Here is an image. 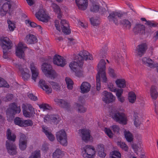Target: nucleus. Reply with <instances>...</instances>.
I'll use <instances>...</instances> for the list:
<instances>
[{"mask_svg": "<svg viewBox=\"0 0 158 158\" xmlns=\"http://www.w3.org/2000/svg\"><path fill=\"white\" fill-rule=\"evenodd\" d=\"M27 139L26 136L23 134L21 135L19 141V148L22 150H24L26 148Z\"/></svg>", "mask_w": 158, "mask_h": 158, "instance_id": "5701e85b", "label": "nucleus"}, {"mask_svg": "<svg viewBox=\"0 0 158 158\" xmlns=\"http://www.w3.org/2000/svg\"><path fill=\"white\" fill-rule=\"evenodd\" d=\"M76 105L77 106L78 112L84 113L86 111L87 109L84 107L82 105H81L77 103L76 104Z\"/></svg>", "mask_w": 158, "mask_h": 158, "instance_id": "37998d69", "label": "nucleus"}, {"mask_svg": "<svg viewBox=\"0 0 158 158\" xmlns=\"http://www.w3.org/2000/svg\"><path fill=\"white\" fill-rule=\"evenodd\" d=\"M22 107L23 114L25 117L31 118L35 114L34 109L31 104L26 105L23 104Z\"/></svg>", "mask_w": 158, "mask_h": 158, "instance_id": "423d86ee", "label": "nucleus"}, {"mask_svg": "<svg viewBox=\"0 0 158 158\" xmlns=\"http://www.w3.org/2000/svg\"><path fill=\"white\" fill-rule=\"evenodd\" d=\"M102 94L103 96L102 99L105 103H111L114 101L115 97L111 93L105 91L103 92Z\"/></svg>", "mask_w": 158, "mask_h": 158, "instance_id": "2eb2a0df", "label": "nucleus"}, {"mask_svg": "<svg viewBox=\"0 0 158 158\" xmlns=\"http://www.w3.org/2000/svg\"><path fill=\"white\" fill-rule=\"evenodd\" d=\"M99 6L98 5H93L90 7V10L91 11L96 12L98 11Z\"/></svg>", "mask_w": 158, "mask_h": 158, "instance_id": "13d9d810", "label": "nucleus"}, {"mask_svg": "<svg viewBox=\"0 0 158 158\" xmlns=\"http://www.w3.org/2000/svg\"><path fill=\"white\" fill-rule=\"evenodd\" d=\"M118 145L119 146L120 148L124 151H126L128 150V146L124 143L121 142H118Z\"/></svg>", "mask_w": 158, "mask_h": 158, "instance_id": "8fccbe9b", "label": "nucleus"}, {"mask_svg": "<svg viewBox=\"0 0 158 158\" xmlns=\"http://www.w3.org/2000/svg\"><path fill=\"white\" fill-rule=\"evenodd\" d=\"M96 151L94 147L90 145H86L82 149V154L84 158H94Z\"/></svg>", "mask_w": 158, "mask_h": 158, "instance_id": "39448f33", "label": "nucleus"}, {"mask_svg": "<svg viewBox=\"0 0 158 158\" xmlns=\"http://www.w3.org/2000/svg\"><path fill=\"white\" fill-rule=\"evenodd\" d=\"M121 23L127 27L129 29L131 26V23L127 19H124L121 21Z\"/></svg>", "mask_w": 158, "mask_h": 158, "instance_id": "3c124183", "label": "nucleus"}, {"mask_svg": "<svg viewBox=\"0 0 158 158\" xmlns=\"http://www.w3.org/2000/svg\"><path fill=\"white\" fill-rule=\"evenodd\" d=\"M20 106H18L15 103H11L9 105V107L7 109L6 114H10L13 116L16 114H19L21 112Z\"/></svg>", "mask_w": 158, "mask_h": 158, "instance_id": "9b49d317", "label": "nucleus"}, {"mask_svg": "<svg viewBox=\"0 0 158 158\" xmlns=\"http://www.w3.org/2000/svg\"><path fill=\"white\" fill-rule=\"evenodd\" d=\"M123 14L121 11H113L109 14L107 18L110 21H112L116 24H118V18L121 19Z\"/></svg>", "mask_w": 158, "mask_h": 158, "instance_id": "1a4fd4ad", "label": "nucleus"}, {"mask_svg": "<svg viewBox=\"0 0 158 158\" xmlns=\"http://www.w3.org/2000/svg\"><path fill=\"white\" fill-rule=\"evenodd\" d=\"M42 70L44 74L46 76L53 77L55 73V72L52 70V66L46 63H44L42 65Z\"/></svg>", "mask_w": 158, "mask_h": 158, "instance_id": "9d476101", "label": "nucleus"}, {"mask_svg": "<svg viewBox=\"0 0 158 158\" xmlns=\"http://www.w3.org/2000/svg\"><path fill=\"white\" fill-rule=\"evenodd\" d=\"M25 40L28 44H32L37 42L38 40L35 35L29 34L26 35L25 38Z\"/></svg>", "mask_w": 158, "mask_h": 158, "instance_id": "393cba45", "label": "nucleus"}, {"mask_svg": "<svg viewBox=\"0 0 158 158\" xmlns=\"http://www.w3.org/2000/svg\"><path fill=\"white\" fill-rule=\"evenodd\" d=\"M79 70H77L76 72H75L76 76L80 77H82L83 75V72L81 70V69L79 68Z\"/></svg>", "mask_w": 158, "mask_h": 158, "instance_id": "052dcab7", "label": "nucleus"}, {"mask_svg": "<svg viewBox=\"0 0 158 158\" xmlns=\"http://www.w3.org/2000/svg\"><path fill=\"white\" fill-rule=\"evenodd\" d=\"M124 136L127 140L129 142H132L133 140L132 134L128 131H124Z\"/></svg>", "mask_w": 158, "mask_h": 158, "instance_id": "58836bf2", "label": "nucleus"}, {"mask_svg": "<svg viewBox=\"0 0 158 158\" xmlns=\"http://www.w3.org/2000/svg\"><path fill=\"white\" fill-rule=\"evenodd\" d=\"M57 141L63 146H66L67 144V136L65 131L61 130L57 132L56 134Z\"/></svg>", "mask_w": 158, "mask_h": 158, "instance_id": "0eeeda50", "label": "nucleus"}, {"mask_svg": "<svg viewBox=\"0 0 158 158\" xmlns=\"http://www.w3.org/2000/svg\"><path fill=\"white\" fill-rule=\"evenodd\" d=\"M145 24L152 28L157 27L158 25V23L154 22L153 21L148 20L147 23H145Z\"/></svg>", "mask_w": 158, "mask_h": 158, "instance_id": "09e8293b", "label": "nucleus"}, {"mask_svg": "<svg viewBox=\"0 0 158 158\" xmlns=\"http://www.w3.org/2000/svg\"><path fill=\"white\" fill-rule=\"evenodd\" d=\"M60 25L63 32L67 35L69 34L71 32L68 22L65 19L61 20Z\"/></svg>", "mask_w": 158, "mask_h": 158, "instance_id": "aec40b11", "label": "nucleus"}, {"mask_svg": "<svg viewBox=\"0 0 158 158\" xmlns=\"http://www.w3.org/2000/svg\"><path fill=\"white\" fill-rule=\"evenodd\" d=\"M65 80L67 85V88L71 90L73 88V81L69 77H66Z\"/></svg>", "mask_w": 158, "mask_h": 158, "instance_id": "a19ab883", "label": "nucleus"}, {"mask_svg": "<svg viewBox=\"0 0 158 158\" xmlns=\"http://www.w3.org/2000/svg\"><path fill=\"white\" fill-rule=\"evenodd\" d=\"M14 64L15 67L18 69L21 72L22 78L24 81L27 80L30 77L29 69L27 68L23 69L21 64Z\"/></svg>", "mask_w": 158, "mask_h": 158, "instance_id": "ddd939ff", "label": "nucleus"}, {"mask_svg": "<svg viewBox=\"0 0 158 158\" xmlns=\"http://www.w3.org/2000/svg\"><path fill=\"white\" fill-rule=\"evenodd\" d=\"M8 2H9L8 1L7 2L4 3L2 6L3 8H4L5 9H7V11L8 9H10L11 8V5L8 3Z\"/></svg>", "mask_w": 158, "mask_h": 158, "instance_id": "e2e57ef3", "label": "nucleus"}, {"mask_svg": "<svg viewBox=\"0 0 158 158\" xmlns=\"http://www.w3.org/2000/svg\"><path fill=\"white\" fill-rule=\"evenodd\" d=\"M9 86V85L7 82L0 77V87H5L8 88Z\"/></svg>", "mask_w": 158, "mask_h": 158, "instance_id": "de8ad7c7", "label": "nucleus"}, {"mask_svg": "<svg viewBox=\"0 0 158 158\" xmlns=\"http://www.w3.org/2000/svg\"><path fill=\"white\" fill-rule=\"evenodd\" d=\"M145 26L140 24H137L134 28L133 31L135 34H144L145 33Z\"/></svg>", "mask_w": 158, "mask_h": 158, "instance_id": "a878e982", "label": "nucleus"}, {"mask_svg": "<svg viewBox=\"0 0 158 158\" xmlns=\"http://www.w3.org/2000/svg\"><path fill=\"white\" fill-rule=\"evenodd\" d=\"M91 88V85L89 83L87 82H83L81 86L80 89L81 92L83 94L89 92Z\"/></svg>", "mask_w": 158, "mask_h": 158, "instance_id": "c85d7f7f", "label": "nucleus"}, {"mask_svg": "<svg viewBox=\"0 0 158 158\" xmlns=\"http://www.w3.org/2000/svg\"><path fill=\"white\" fill-rule=\"evenodd\" d=\"M143 63L150 67L151 68H153L154 67V64H153L154 62L153 60L147 57H144L143 58L142 60Z\"/></svg>", "mask_w": 158, "mask_h": 158, "instance_id": "7c9ffc66", "label": "nucleus"}, {"mask_svg": "<svg viewBox=\"0 0 158 158\" xmlns=\"http://www.w3.org/2000/svg\"><path fill=\"white\" fill-rule=\"evenodd\" d=\"M133 117L134 118V124L136 127H138L139 126L140 123L139 122L137 114L135 112L133 115Z\"/></svg>", "mask_w": 158, "mask_h": 158, "instance_id": "79ce46f5", "label": "nucleus"}, {"mask_svg": "<svg viewBox=\"0 0 158 158\" xmlns=\"http://www.w3.org/2000/svg\"><path fill=\"white\" fill-rule=\"evenodd\" d=\"M91 24L94 26H97L100 23L98 19H96L94 18H91L90 19Z\"/></svg>", "mask_w": 158, "mask_h": 158, "instance_id": "49530a36", "label": "nucleus"}, {"mask_svg": "<svg viewBox=\"0 0 158 158\" xmlns=\"http://www.w3.org/2000/svg\"><path fill=\"white\" fill-rule=\"evenodd\" d=\"M147 48L148 46L146 43H142L138 45L136 50L137 55L141 57L145 53Z\"/></svg>", "mask_w": 158, "mask_h": 158, "instance_id": "6ab92c4d", "label": "nucleus"}, {"mask_svg": "<svg viewBox=\"0 0 158 158\" xmlns=\"http://www.w3.org/2000/svg\"><path fill=\"white\" fill-rule=\"evenodd\" d=\"M150 92L152 98L154 100L156 99L158 96V92H157L155 86H151Z\"/></svg>", "mask_w": 158, "mask_h": 158, "instance_id": "72a5a7b5", "label": "nucleus"}, {"mask_svg": "<svg viewBox=\"0 0 158 158\" xmlns=\"http://www.w3.org/2000/svg\"><path fill=\"white\" fill-rule=\"evenodd\" d=\"M28 96L29 98L33 101H35L37 100V97L34 96L32 94H29Z\"/></svg>", "mask_w": 158, "mask_h": 158, "instance_id": "338daca9", "label": "nucleus"}, {"mask_svg": "<svg viewBox=\"0 0 158 158\" xmlns=\"http://www.w3.org/2000/svg\"><path fill=\"white\" fill-rule=\"evenodd\" d=\"M36 17L39 20L43 22H47L49 18V16L46 14L45 11L43 9H40L35 14Z\"/></svg>", "mask_w": 158, "mask_h": 158, "instance_id": "4468645a", "label": "nucleus"}, {"mask_svg": "<svg viewBox=\"0 0 158 158\" xmlns=\"http://www.w3.org/2000/svg\"><path fill=\"white\" fill-rule=\"evenodd\" d=\"M97 150L98 152L99 156L102 157H104L106 156V153L104 152V149L103 144H100L98 145Z\"/></svg>", "mask_w": 158, "mask_h": 158, "instance_id": "473e14b6", "label": "nucleus"}, {"mask_svg": "<svg viewBox=\"0 0 158 158\" xmlns=\"http://www.w3.org/2000/svg\"><path fill=\"white\" fill-rule=\"evenodd\" d=\"M54 101L60 106L67 110H68L70 107L69 103L64 100L55 98Z\"/></svg>", "mask_w": 158, "mask_h": 158, "instance_id": "bb28decb", "label": "nucleus"}, {"mask_svg": "<svg viewBox=\"0 0 158 158\" xmlns=\"http://www.w3.org/2000/svg\"><path fill=\"white\" fill-rule=\"evenodd\" d=\"M48 145L45 143L43 144L41 149L44 152H46L48 150Z\"/></svg>", "mask_w": 158, "mask_h": 158, "instance_id": "69168bd1", "label": "nucleus"}, {"mask_svg": "<svg viewBox=\"0 0 158 158\" xmlns=\"http://www.w3.org/2000/svg\"><path fill=\"white\" fill-rule=\"evenodd\" d=\"M51 6L52 7L54 11L57 14V18L60 19L62 17V13L59 6L57 4L52 3L51 5Z\"/></svg>", "mask_w": 158, "mask_h": 158, "instance_id": "c756f323", "label": "nucleus"}, {"mask_svg": "<svg viewBox=\"0 0 158 158\" xmlns=\"http://www.w3.org/2000/svg\"><path fill=\"white\" fill-rule=\"evenodd\" d=\"M13 95L12 94H8L6 97L3 98V100L5 101H9L13 98Z\"/></svg>", "mask_w": 158, "mask_h": 158, "instance_id": "6e6d98bb", "label": "nucleus"}, {"mask_svg": "<svg viewBox=\"0 0 158 158\" xmlns=\"http://www.w3.org/2000/svg\"><path fill=\"white\" fill-rule=\"evenodd\" d=\"M104 131L105 133L110 138H111L113 137V134L112 132V131L110 128L105 127L104 128Z\"/></svg>", "mask_w": 158, "mask_h": 158, "instance_id": "603ef678", "label": "nucleus"}, {"mask_svg": "<svg viewBox=\"0 0 158 158\" xmlns=\"http://www.w3.org/2000/svg\"><path fill=\"white\" fill-rule=\"evenodd\" d=\"M7 12V10L3 8L2 7L0 10V15L1 16H3L6 14Z\"/></svg>", "mask_w": 158, "mask_h": 158, "instance_id": "774afa93", "label": "nucleus"}, {"mask_svg": "<svg viewBox=\"0 0 158 158\" xmlns=\"http://www.w3.org/2000/svg\"><path fill=\"white\" fill-rule=\"evenodd\" d=\"M121 154L118 151H114L113 152L110 158H121Z\"/></svg>", "mask_w": 158, "mask_h": 158, "instance_id": "5fc2aeb1", "label": "nucleus"}, {"mask_svg": "<svg viewBox=\"0 0 158 158\" xmlns=\"http://www.w3.org/2000/svg\"><path fill=\"white\" fill-rule=\"evenodd\" d=\"M50 84L52 85L53 89H55L56 90H58L60 89V86L58 84L52 82L50 83Z\"/></svg>", "mask_w": 158, "mask_h": 158, "instance_id": "4d7b16f0", "label": "nucleus"}, {"mask_svg": "<svg viewBox=\"0 0 158 158\" xmlns=\"http://www.w3.org/2000/svg\"><path fill=\"white\" fill-rule=\"evenodd\" d=\"M40 151H35L31 154L29 158H40Z\"/></svg>", "mask_w": 158, "mask_h": 158, "instance_id": "c03bdc74", "label": "nucleus"}, {"mask_svg": "<svg viewBox=\"0 0 158 158\" xmlns=\"http://www.w3.org/2000/svg\"><path fill=\"white\" fill-rule=\"evenodd\" d=\"M115 92L117 97H119L121 96L123 92V89H117Z\"/></svg>", "mask_w": 158, "mask_h": 158, "instance_id": "680f3d73", "label": "nucleus"}, {"mask_svg": "<svg viewBox=\"0 0 158 158\" xmlns=\"http://www.w3.org/2000/svg\"><path fill=\"white\" fill-rule=\"evenodd\" d=\"M7 21L8 24V28L9 30L10 31H13L15 28V23L9 19L7 20Z\"/></svg>", "mask_w": 158, "mask_h": 158, "instance_id": "a18cd8bd", "label": "nucleus"}, {"mask_svg": "<svg viewBox=\"0 0 158 158\" xmlns=\"http://www.w3.org/2000/svg\"><path fill=\"white\" fill-rule=\"evenodd\" d=\"M117 86L119 88H124L126 86V81L124 79H117L115 81Z\"/></svg>", "mask_w": 158, "mask_h": 158, "instance_id": "f704fd0d", "label": "nucleus"}, {"mask_svg": "<svg viewBox=\"0 0 158 158\" xmlns=\"http://www.w3.org/2000/svg\"><path fill=\"white\" fill-rule=\"evenodd\" d=\"M39 86L45 91L47 94L52 93V88L48 85L45 81L42 79L40 80L39 81Z\"/></svg>", "mask_w": 158, "mask_h": 158, "instance_id": "412c9836", "label": "nucleus"}, {"mask_svg": "<svg viewBox=\"0 0 158 158\" xmlns=\"http://www.w3.org/2000/svg\"><path fill=\"white\" fill-rule=\"evenodd\" d=\"M81 134V136L82 139L85 142L89 141L90 138V130H88L82 129L79 130Z\"/></svg>", "mask_w": 158, "mask_h": 158, "instance_id": "b1692460", "label": "nucleus"}, {"mask_svg": "<svg viewBox=\"0 0 158 158\" xmlns=\"http://www.w3.org/2000/svg\"><path fill=\"white\" fill-rule=\"evenodd\" d=\"M26 46L22 42L19 43L16 48V54L17 56L21 59L24 55V49L27 48Z\"/></svg>", "mask_w": 158, "mask_h": 158, "instance_id": "f3484780", "label": "nucleus"}, {"mask_svg": "<svg viewBox=\"0 0 158 158\" xmlns=\"http://www.w3.org/2000/svg\"><path fill=\"white\" fill-rule=\"evenodd\" d=\"M75 59L77 60V62H71L69 64L71 69L74 72H76L79 68H82L84 60H93V57L92 55L87 51L83 50L80 52L78 55L75 56Z\"/></svg>", "mask_w": 158, "mask_h": 158, "instance_id": "f257e3e1", "label": "nucleus"}, {"mask_svg": "<svg viewBox=\"0 0 158 158\" xmlns=\"http://www.w3.org/2000/svg\"><path fill=\"white\" fill-rule=\"evenodd\" d=\"M6 136L9 140L6 141V146L8 153L10 155H14L17 153L16 146L13 143L15 140L16 136L14 134H12L10 129L6 131Z\"/></svg>", "mask_w": 158, "mask_h": 158, "instance_id": "7ed1b4c3", "label": "nucleus"}, {"mask_svg": "<svg viewBox=\"0 0 158 158\" xmlns=\"http://www.w3.org/2000/svg\"><path fill=\"white\" fill-rule=\"evenodd\" d=\"M0 45L3 49V57L5 59H7L9 50L11 49L12 46L11 41L7 37H2L0 39Z\"/></svg>", "mask_w": 158, "mask_h": 158, "instance_id": "20e7f679", "label": "nucleus"}, {"mask_svg": "<svg viewBox=\"0 0 158 158\" xmlns=\"http://www.w3.org/2000/svg\"><path fill=\"white\" fill-rule=\"evenodd\" d=\"M60 120L59 116L57 114H51L46 115L44 118V121L47 123L48 121H50L53 123H58Z\"/></svg>", "mask_w": 158, "mask_h": 158, "instance_id": "a211bd4d", "label": "nucleus"}, {"mask_svg": "<svg viewBox=\"0 0 158 158\" xmlns=\"http://www.w3.org/2000/svg\"><path fill=\"white\" fill-rule=\"evenodd\" d=\"M128 98L130 102L132 103H134L136 99V96L135 93L132 91L129 92Z\"/></svg>", "mask_w": 158, "mask_h": 158, "instance_id": "4c0bfd02", "label": "nucleus"}, {"mask_svg": "<svg viewBox=\"0 0 158 158\" xmlns=\"http://www.w3.org/2000/svg\"><path fill=\"white\" fill-rule=\"evenodd\" d=\"M53 63L54 64L61 67H64L66 64L65 60L59 55H55L53 57Z\"/></svg>", "mask_w": 158, "mask_h": 158, "instance_id": "dca6fc26", "label": "nucleus"}, {"mask_svg": "<svg viewBox=\"0 0 158 158\" xmlns=\"http://www.w3.org/2000/svg\"><path fill=\"white\" fill-rule=\"evenodd\" d=\"M30 67L32 73V78L35 81L39 74L38 70L35 67L33 63L31 64Z\"/></svg>", "mask_w": 158, "mask_h": 158, "instance_id": "cd10ccee", "label": "nucleus"}, {"mask_svg": "<svg viewBox=\"0 0 158 158\" xmlns=\"http://www.w3.org/2000/svg\"><path fill=\"white\" fill-rule=\"evenodd\" d=\"M14 121L16 125L21 127L31 126L33 125V122L31 120H23V119L19 117H16Z\"/></svg>", "mask_w": 158, "mask_h": 158, "instance_id": "f8f14e48", "label": "nucleus"}, {"mask_svg": "<svg viewBox=\"0 0 158 158\" xmlns=\"http://www.w3.org/2000/svg\"><path fill=\"white\" fill-rule=\"evenodd\" d=\"M40 108L42 109L44 111L51 110L52 107L48 104L45 103H43L40 104L39 105Z\"/></svg>", "mask_w": 158, "mask_h": 158, "instance_id": "ea45409f", "label": "nucleus"}, {"mask_svg": "<svg viewBox=\"0 0 158 158\" xmlns=\"http://www.w3.org/2000/svg\"><path fill=\"white\" fill-rule=\"evenodd\" d=\"M106 62L104 60L102 59L100 61L98 65V74L96 76V89L99 91L101 89V75L102 79V82L106 83L107 79L105 72L106 69Z\"/></svg>", "mask_w": 158, "mask_h": 158, "instance_id": "f03ea898", "label": "nucleus"}, {"mask_svg": "<svg viewBox=\"0 0 158 158\" xmlns=\"http://www.w3.org/2000/svg\"><path fill=\"white\" fill-rule=\"evenodd\" d=\"M42 130L43 132L44 133L48 139L51 141H53L55 139L54 135L51 133L49 132L48 127L43 126Z\"/></svg>", "mask_w": 158, "mask_h": 158, "instance_id": "2f4dec72", "label": "nucleus"}, {"mask_svg": "<svg viewBox=\"0 0 158 158\" xmlns=\"http://www.w3.org/2000/svg\"><path fill=\"white\" fill-rule=\"evenodd\" d=\"M108 88L112 92H115L117 89L116 88L112 83H110L108 85Z\"/></svg>", "mask_w": 158, "mask_h": 158, "instance_id": "0e129e2a", "label": "nucleus"}, {"mask_svg": "<svg viewBox=\"0 0 158 158\" xmlns=\"http://www.w3.org/2000/svg\"><path fill=\"white\" fill-rule=\"evenodd\" d=\"M63 154V152L60 149L57 148L53 153V158H61Z\"/></svg>", "mask_w": 158, "mask_h": 158, "instance_id": "c9c22d12", "label": "nucleus"}, {"mask_svg": "<svg viewBox=\"0 0 158 158\" xmlns=\"http://www.w3.org/2000/svg\"><path fill=\"white\" fill-rule=\"evenodd\" d=\"M112 117L116 122L120 124L126 125L127 123V118L123 113L118 112L114 113Z\"/></svg>", "mask_w": 158, "mask_h": 158, "instance_id": "6e6552de", "label": "nucleus"}, {"mask_svg": "<svg viewBox=\"0 0 158 158\" xmlns=\"http://www.w3.org/2000/svg\"><path fill=\"white\" fill-rule=\"evenodd\" d=\"M110 128L114 132L116 133H118L120 130V128L119 126L116 125L112 126L110 127Z\"/></svg>", "mask_w": 158, "mask_h": 158, "instance_id": "864d4df0", "label": "nucleus"}, {"mask_svg": "<svg viewBox=\"0 0 158 158\" xmlns=\"http://www.w3.org/2000/svg\"><path fill=\"white\" fill-rule=\"evenodd\" d=\"M108 73L109 74V75L112 77H116V74L115 73L114 70L112 68H109L108 70Z\"/></svg>", "mask_w": 158, "mask_h": 158, "instance_id": "bf43d9fd", "label": "nucleus"}, {"mask_svg": "<svg viewBox=\"0 0 158 158\" xmlns=\"http://www.w3.org/2000/svg\"><path fill=\"white\" fill-rule=\"evenodd\" d=\"M26 24L28 26H30L32 27H37L39 29L41 30L42 27L40 25H38L36 23L31 22L29 19L26 20L25 21Z\"/></svg>", "mask_w": 158, "mask_h": 158, "instance_id": "e433bc0d", "label": "nucleus"}, {"mask_svg": "<svg viewBox=\"0 0 158 158\" xmlns=\"http://www.w3.org/2000/svg\"><path fill=\"white\" fill-rule=\"evenodd\" d=\"M76 3L79 9L82 10H86L88 6V0H75Z\"/></svg>", "mask_w": 158, "mask_h": 158, "instance_id": "4be33fe9", "label": "nucleus"}]
</instances>
